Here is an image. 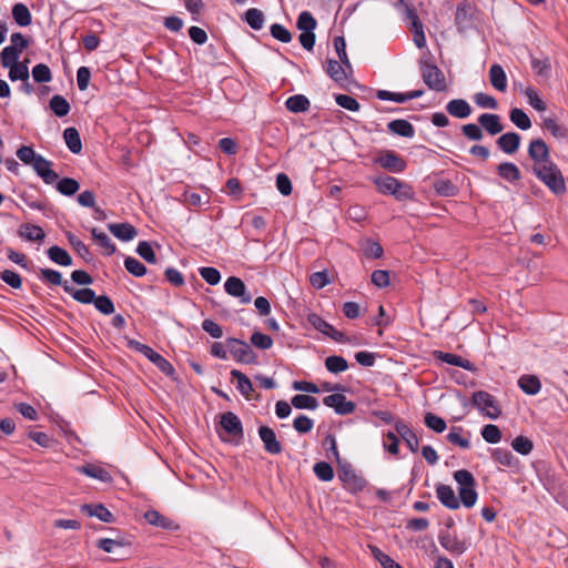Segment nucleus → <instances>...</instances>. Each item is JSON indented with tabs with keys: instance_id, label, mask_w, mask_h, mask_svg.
Masks as SVG:
<instances>
[{
	"instance_id": "obj_22",
	"label": "nucleus",
	"mask_w": 568,
	"mask_h": 568,
	"mask_svg": "<svg viewBox=\"0 0 568 568\" xmlns=\"http://www.w3.org/2000/svg\"><path fill=\"white\" fill-rule=\"evenodd\" d=\"M63 290L70 294L77 302L82 304H92L95 301V293L91 288L75 290L68 282H64Z\"/></svg>"
},
{
	"instance_id": "obj_13",
	"label": "nucleus",
	"mask_w": 568,
	"mask_h": 568,
	"mask_svg": "<svg viewBox=\"0 0 568 568\" xmlns=\"http://www.w3.org/2000/svg\"><path fill=\"white\" fill-rule=\"evenodd\" d=\"M51 165L52 163L49 160L42 155H39V158L31 166L44 183L52 184L58 181L59 175L53 170H51Z\"/></svg>"
},
{
	"instance_id": "obj_36",
	"label": "nucleus",
	"mask_w": 568,
	"mask_h": 568,
	"mask_svg": "<svg viewBox=\"0 0 568 568\" xmlns=\"http://www.w3.org/2000/svg\"><path fill=\"white\" fill-rule=\"evenodd\" d=\"M49 258L62 266H70L72 264V258L70 254L62 247L53 245L48 250Z\"/></svg>"
},
{
	"instance_id": "obj_24",
	"label": "nucleus",
	"mask_w": 568,
	"mask_h": 568,
	"mask_svg": "<svg viewBox=\"0 0 568 568\" xmlns=\"http://www.w3.org/2000/svg\"><path fill=\"white\" fill-rule=\"evenodd\" d=\"M489 81L494 89L505 92L507 89V75L501 65L495 63L489 69Z\"/></svg>"
},
{
	"instance_id": "obj_63",
	"label": "nucleus",
	"mask_w": 568,
	"mask_h": 568,
	"mask_svg": "<svg viewBox=\"0 0 568 568\" xmlns=\"http://www.w3.org/2000/svg\"><path fill=\"white\" fill-rule=\"evenodd\" d=\"M199 273H200L201 277L205 282H207L210 285H216L221 281V273L215 267H210V266L201 267L199 270Z\"/></svg>"
},
{
	"instance_id": "obj_32",
	"label": "nucleus",
	"mask_w": 568,
	"mask_h": 568,
	"mask_svg": "<svg viewBox=\"0 0 568 568\" xmlns=\"http://www.w3.org/2000/svg\"><path fill=\"white\" fill-rule=\"evenodd\" d=\"M63 139L67 146L73 154H79L82 150L81 138L75 128H67L63 132Z\"/></svg>"
},
{
	"instance_id": "obj_61",
	"label": "nucleus",
	"mask_w": 568,
	"mask_h": 568,
	"mask_svg": "<svg viewBox=\"0 0 568 568\" xmlns=\"http://www.w3.org/2000/svg\"><path fill=\"white\" fill-rule=\"evenodd\" d=\"M335 101L341 108L346 109L348 111L356 112L361 108L358 101L355 98L347 94L335 95Z\"/></svg>"
},
{
	"instance_id": "obj_35",
	"label": "nucleus",
	"mask_w": 568,
	"mask_h": 568,
	"mask_svg": "<svg viewBox=\"0 0 568 568\" xmlns=\"http://www.w3.org/2000/svg\"><path fill=\"white\" fill-rule=\"evenodd\" d=\"M285 105L288 111L300 113L308 110L310 101L305 95L295 94L286 100Z\"/></svg>"
},
{
	"instance_id": "obj_48",
	"label": "nucleus",
	"mask_w": 568,
	"mask_h": 568,
	"mask_svg": "<svg viewBox=\"0 0 568 568\" xmlns=\"http://www.w3.org/2000/svg\"><path fill=\"white\" fill-rule=\"evenodd\" d=\"M314 474L322 481H329L334 478V469L326 462H318L313 467Z\"/></svg>"
},
{
	"instance_id": "obj_37",
	"label": "nucleus",
	"mask_w": 568,
	"mask_h": 568,
	"mask_svg": "<svg viewBox=\"0 0 568 568\" xmlns=\"http://www.w3.org/2000/svg\"><path fill=\"white\" fill-rule=\"evenodd\" d=\"M91 234L97 244L104 248V253L106 255H112L115 252V245L112 243L110 236L106 233L99 231L97 227H93L91 230Z\"/></svg>"
},
{
	"instance_id": "obj_59",
	"label": "nucleus",
	"mask_w": 568,
	"mask_h": 568,
	"mask_svg": "<svg viewBox=\"0 0 568 568\" xmlns=\"http://www.w3.org/2000/svg\"><path fill=\"white\" fill-rule=\"evenodd\" d=\"M307 321L315 329H317L318 332H321L325 335L328 332L333 331V326L317 314H314V313L310 314L307 316Z\"/></svg>"
},
{
	"instance_id": "obj_40",
	"label": "nucleus",
	"mask_w": 568,
	"mask_h": 568,
	"mask_svg": "<svg viewBox=\"0 0 568 568\" xmlns=\"http://www.w3.org/2000/svg\"><path fill=\"white\" fill-rule=\"evenodd\" d=\"M510 121L520 130H528L531 128L529 116L519 108H514L509 112Z\"/></svg>"
},
{
	"instance_id": "obj_60",
	"label": "nucleus",
	"mask_w": 568,
	"mask_h": 568,
	"mask_svg": "<svg viewBox=\"0 0 568 568\" xmlns=\"http://www.w3.org/2000/svg\"><path fill=\"white\" fill-rule=\"evenodd\" d=\"M425 424L436 433H443L446 429V422L433 413H426Z\"/></svg>"
},
{
	"instance_id": "obj_14",
	"label": "nucleus",
	"mask_w": 568,
	"mask_h": 568,
	"mask_svg": "<svg viewBox=\"0 0 568 568\" xmlns=\"http://www.w3.org/2000/svg\"><path fill=\"white\" fill-rule=\"evenodd\" d=\"M339 479L352 493L362 491L366 487V480L351 468L343 469L342 473H339Z\"/></svg>"
},
{
	"instance_id": "obj_27",
	"label": "nucleus",
	"mask_w": 568,
	"mask_h": 568,
	"mask_svg": "<svg viewBox=\"0 0 568 568\" xmlns=\"http://www.w3.org/2000/svg\"><path fill=\"white\" fill-rule=\"evenodd\" d=\"M19 235L29 242H40L45 237V233L42 227L30 223H26L20 226Z\"/></svg>"
},
{
	"instance_id": "obj_6",
	"label": "nucleus",
	"mask_w": 568,
	"mask_h": 568,
	"mask_svg": "<svg viewBox=\"0 0 568 568\" xmlns=\"http://www.w3.org/2000/svg\"><path fill=\"white\" fill-rule=\"evenodd\" d=\"M474 406L486 417L497 419L501 414L494 396L487 392L478 390L473 394Z\"/></svg>"
},
{
	"instance_id": "obj_25",
	"label": "nucleus",
	"mask_w": 568,
	"mask_h": 568,
	"mask_svg": "<svg viewBox=\"0 0 568 568\" xmlns=\"http://www.w3.org/2000/svg\"><path fill=\"white\" fill-rule=\"evenodd\" d=\"M436 358L440 359L444 363L462 367L469 372L475 371V366L471 362L453 353L436 352Z\"/></svg>"
},
{
	"instance_id": "obj_12",
	"label": "nucleus",
	"mask_w": 568,
	"mask_h": 568,
	"mask_svg": "<svg viewBox=\"0 0 568 568\" xmlns=\"http://www.w3.org/2000/svg\"><path fill=\"white\" fill-rule=\"evenodd\" d=\"M258 436L263 442L264 449L272 455H277L282 452V445L276 438L275 432L268 426H260Z\"/></svg>"
},
{
	"instance_id": "obj_43",
	"label": "nucleus",
	"mask_w": 568,
	"mask_h": 568,
	"mask_svg": "<svg viewBox=\"0 0 568 568\" xmlns=\"http://www.w3.org/2000/svg\"><path fill=\"white\" fill-rule=\"evenodd\" d=\"M246 23L254 30H261L264 26V14L261 10L251 8L245 12Z\"/></svg>"
},
{
	"instance_id": "obj_15",
	"label": "nucleus",
	"mask_w": 568,
	"mask_h": 568,
	"mask_svg": "<svg viewBox=\"0 0 568 568\" xmlns=\"http://www.w3.org/2000/svg\"><path fill=\"white\" fill-rule=\"evenodd\" d=\"M382 168L394 173H400L406 169V162L394 151H387L378 158Z\"/></svg>"
},
{
	"instance_id": "obj_33",
	"label": "nucleus",
	"mask_w": 568,
	"mask_h": 568,
	"mask_svg": "<svg viewBox=\"0 0 568 568\" xmlns=\"http://www.w3.org/2000/svg\"><path fill=\"white\" fill-rule=\"evenodd\" d=\"M231 375L237 382V385H236L237 390L244 397L250 398L251 393L253 392V384L250 381V378L237 369H233L231 372Z\"/></svg>"
},
{
	"instance_id": "obj_52",
	"label": "nucleus",
	"mask_w": 568,
	"mask_h": 568,
	"mask_svg": "<svg viewBox=\"0 0 568 568\" xmlns=\"http://www.w3.org/2000/svg\"><path fill=\"white\" fill-rule=\"evenodd\" d=\"M483 438L489 444H497L501 439V433L498 426L494 424L485 425L480 432Z\"/></svg>"
},
{
	"instance_id": "obj_55",
	"label": "nucleus",
	"mask_w": 568,
	"mask_h": 568,
	"mask_svg": "<svg viewBox=\"0 0 568 568\" xmlns=\"http://www.w3.org/2000/svg\"><path fill=\"white\" fill-rule=\"evenodd\" d=\"M511 447L520 455H528L534 448L532 442L525 436H517L513 443Z\"/></svg>"
},
{
	"instance_id": "obj_17",
	"label": "nucleus",
	"mask_w": 568,
	"mask_h": 568,
	"mask_svg": "<svg viewBox=\"0 0 568 568\" xmlns=\"http://www.w3.org/2000/svg\"><path fill=\"white\" fill-rule=\"evenodd\" d=\"M478 123L490 135L499 134L504 130V125L501 124L500 116L495 113L480 114L478 118Z\"/></svg>"
},
{
	"instance_id": "obj_58",
	"label": "nucleus",
	"mask_w": 568,
	"mask_h": 568,
	"mask_svg": "<svg viewBox=\"0 0 568 568\" xmlns=\"http://www.w3.org/2000/svg\"><path fill=\"white\" fill-rule=\"evenodd\" d=\"M293 427L296 432L301 434L310 433L314 427V422L306 415H298L295 417L293 422Z\"/></svg>"
},
{
	"instance_id": "obj_21",
	"label": "nucleus",
	"mask_w": 568,
	"mask_h": 568,
	"mask_svg": "<svg viewBox=\"0 0 568 568\" xmlns=\"http://www.w3.org/2000/svg\"><path fill=\"white\" fill-rule=\"evenodd\" d=\"M77 471L84 474L91 478L98 479L102 483H110L112 480V476L108 470L103 467L94 464H87L83 466L77 467Z\"/></svg>"
},
{
	"instance_id": "obj_11",
	"label": "nucleus",
	"mask_w": 568,
	"mask_h": 568,
	"mask_svg": "<svg viewBox=\"0 0 568 568\" xmlns=\"http://www.w3.org/2000/svg\"><path fill=\"white\" fill-rule=\"evenodd\" d=\"M224 290L229 295L240 298L242 304H248L252 301V295L247 292L244 282L240 277H229L224 283Z\"/></svg>"
},
{
	"instance_id": "obj_54",
	"label": "nucleus",
	"mask_w": 568,
	"mask_h": 568,
	"mask_svg": "<svg viewBox=\"0 0 568 568\" xmlns=\"http://www.w3.org/2000/svg\"><path fill=\"white\" fill-rule=\"evenodd\" d=\"M39 155L32 146L22 145L17 150L18 159L26 165H32Z\"/></svg>"
},
{
	"instance_id": "obj_42",
	"label": "nucleus",
	"mask_w": 568,
	"mask_h": 568,
	"mask_svg": "<svg viewBox=\"0 0 568 568\" xmlns=\"http://www.w3.org/2000/svg\"><path fill=\"white\" fill-rule=\"evenodd\" d=\"M325 367L328 372L338 374L345 372L348 368V363L342 356L332 355L325 359Z\"/></svg>"
},
{
	"instance_id": "obj_8",
	"label": "nucleus",
	"mask_w": 568,
	"mask_h": 568,
	"mask_svg": "<svg viewBox=\"0 0 568 568\" xmlns=\"http://www.w3.org/2000/svg\"><path fill=\"white\" fill-rule=\"evenodd\" d=\"M220 428L232 438H243L244 430L242 422L233 412H226L220 416Z\"/></svg>"
},
{
	"instance_id": "obj_4",
	"label": "nucleus",
	"mask_w": 568,
	"mask_h": 568,
	"mask_svg": "<svg viewBox=\"0 0 568 568\" xmlns=\"http://www.w3.org/2000/svg\"><path fill=\"white\" fill-rule=\"evenodd\" d=\"M419 65L423 81L430 90L440 92L446 89L445 74L437 65L423 59Z\"/></svg>"
},
{
	"instance_id": "obj_30",
	"label": "nucleus",
	"mask_w": 568,
	"mask_h": 568,
	"mask_svg": "<svg viewBox=\"0 0 568 568\" xmlns=\"http://www.w3.org/2000/svg\"><path fill=\"white\" fill-rule=\"evenodd\" d=\"M497 172L504 180L515 183L520 180L521 174L518 166L511 162H503L498 165Z\"/></svg>"
},
{
	"instance_id": "obj_62",
	"label": "nucleus",
	"mask_w": 568,
	"mask_h": 568,
	"mask_svg": "<svg viewBox=\"0 0 568 568\" xmlns=\"http://www.w3.org/2000/svg\"><path fill=\"white\" fill-rule=\"evenodd\" d=\"M545 128L557 139H567L568 130L557 123L554 119H545Z\"/></svg>"
},
{
	"instance_id": "obj_28",
	"label": "nucleus",
	"mask_w": 568,
	"mask_h": 568,
	"mask_svg": "<svg viewBox=\"0 0 568 568\" xmlns=\"http://www.w3.org/2000/svg\"><path fill=\"white\" fill-rule=\"evenodd\" d=\"M518 386L527 395H536L541 389V383L535 375H523L518 381Z\"/></svg>"
},
{
	"instance_id": "obj_50",
	"label": "nucleus",
	"mask_w": 568,
	"mask_h": 568,
	"mask_svg": "<svg viewBox=\"0 0 568 568\" xmlns=\"http://www.w3.org/2000/svg\"><path fill=\"white\" fill-rule=\"evenodd\" d=\"M524 94L528 100V103L537 111L542 112L546 110V103L541 100L538 92L532 87H527L524 90Z\"/></svg>"
},
{
	"instance_id": "obj_39",
	"label": "nucleus",
	"mask_w": 568,
	"mask_h": 568,
	"mask_svg": "<svg viewBox=\"0 0 568 568\" xmlns=\"http://www.w3.org/2000/svg\"><path fill=\"white\" fill-rule=\"evenodd\" d=\"M49 104L52 112L59 118H63L70 112V104L62 95H53Z\"/></svg>"
},
{
	"instance_id": "obj_23",
	"label": "nucleus",
	"mask_w": 568,
	"mask_h": 568,
	"mask_svg": "<svg viewBox=\"0 0 568 568\" xmlns=\"http://www.w3.org/2000/svg\"><path fill=\"white\" fill-rule=\"evenodd\" d=\"M326 73L337 83L344 84L347 81V68L336 60H327Z\"/></svg>"
},
{
	"instance_id": "obj_56",
	"label": "nucleus",
	"mask_w": 568,
	"mask_h": 568,
	"mask_svg": "<svg viewBox=\"0 0 568 568\" xmlns=\"http://www.w3.org/2000/svg\"><path fill=\"white\" fill-rule=\"evenodd\" d=\"M331 282L332 278L326 270L310 275V283L316 290L324 288Z\"/></svg>"
},
{
	"instance_id": "obj_3",
	"label": "nucleus",
	"mask_w": 568,
	"mask_h": 568,
	"mask_svg": "<svg viewBox=\"0 0 568 568\" xmlns=\"http://www.w3.org/2000/svg\"><path fill=\"white\" fill-rule=\"evenodd\" d=\"M375 184L379 192L394 195L397 200H405L412 196L410 187L396 178L389 175L379 176L375 179Z\"/></svg>"
},
{
	"instance_id": "obj_51",
	"label": "nucleus",
	"mask_w": 568,
	"mask_h": 568,
	"mask_svg": "<svg viewBox=\"0 0 568 568\" xmlns=\"http://www.w3.org/2000/svg\"><path fill=\"white\" fill-rule=\"evenodd\" d=\"M124 267L130 274L136 277H141L146 273V267L139 260L131 256L124 260Z\"/></svg>"
},
{
	"instance_id": "obj_7",
	"label": "nucleus",
	"mask_w": 568,
	"mask_h": 568,
	"mask_svg": "<svg viewBox=\"0 0 568 568\" xmlns=\"http://www.w3.org/2000/svg\"><path fill=\"white\" fill-rule=\"evenodd\" d=\"M226 347L233 358L239 363L253 364L256 362V354L244 341L237 338H229L226 342Z\"/></svg>"
},
{
	"instance_id": "obj_47",
	"label": "nucleus",
	"mask_w": 568,
	"mask_h": 568,
	"mask_svg": "<svg viewBox=\"0 0 568 568\" xmlns=\"http://www.w3.org/2000/svg\"><path fill=\"white\" fill-rule=\"evenodd\" d=\"M447 439L449 443L462 448H469L470 446L469 436H463V429L460 427H453L447 434Z\"/></svg>"
},
{
	"instance_id": "obj_9",
	"label": "nucleus",
	"mask_w": 568,
	"mask_h": 568,
	"mask_svg": "<svg viewBox=\"0 0 568 568\" xmlns=\"http://www.w3.org/2000/svg\"><path fill=\"white\" fill-rule=\"evenodd\" d=\"M529 158L534 161L532 166L545 165L551 163L549 148L541 139H535L528 146Z\"/></svg>"
},
{
	"instance_id": "obj_16",
	"label": "nucleus",
	"mask_w": 568,
	"mask_h": 568,
	"mask_svg": "<svg viewBox=\"0 0 568 568\" xmlns=\"http://www.w3.org/2000/svg\"><path fill=\"white\" fill-rule=\"evenodd\" d=\"M144 518L152 526L161 527V528L168 529V530H179L180 529L179 524H176L174 520H172L168 517H164L163 515H161L159 511H156L154 509L148 510L144 514Z\"/></svg>"
},
{
	"instance_id": "obj_64",
	"label": "nucleus",
	"mask_w": 568,
	"mask_h": 568,
	"mask_svg": "<svg viewBox=\"0 0 568 568\" xmlns=\"http://www.w3.org/2000/svg\"><path fill=\"white\" fill-rule=\"evenodd\" d=\"M95 308L104 315H110L114 312V304L110 297L105 295L95 296L93 302Z\"/></svg>"
},
{
	"instance_id": "obj_38",
	"label": "nucleus",
	"mask_w": 568,
	"mask_h": 568,
	"mask_svg": "<svg viewBox=\"0 0 568 568\" xmlns=\"http://www.w3.org/2000/svg\"><path fill=\"white\" fill-rule=\"evenodd\" d=\"M291 403L297 409L315 410L318 407V400L315 397L304 394L293 396Z\"/></svg>"
},
{
	"instance_id": "obj_53",
	"label": "nucleus",
	"mask_w": 568,
	"mask_h": 568,
	"mask_svg": "<svg viewBox=\"0 0 568 568\" xmlns=\"http://www.w3.org/2000/svg\"><path fill=\"white\" fill-rule=\"evenodd\" d=\"M250 341L254 347L263 351L270 349L273 346L272 337L261 332H254Z\"/></svg>"
},
{
	"instance_id": "obj_45",
	"label": "nucleus",
	"mask_w": 568,
	"mask_h": 568,
	"mask_svg": "<svg viewBox=\"0 0 568 568\" xmlns=\"http://www.w3.org/2000/svg\"><path fill=\"white\" fill-rule=\"evenodd\" d=\"M9 68V79L11 81H27L29 80V69L28 65L23 62H18L11 64Z\"/></svg>"
},
{
	"instance_id": "obj_19",
	"label": "nucleus",
	"mask_w": 568,
	"mask_h": 568,
	"mask_svg": "<svg viewBox=\"0 0 568 568\" xmlns=\"http://www.w3.org/2000/svg\"><path fill=\"white\" fill-rule=\"evenodd\" d=\"M520 135L516 132H507L503 135H500L496 143L498 148L507 153V154H514L518 151L520 146Z\"/></svg>"
},
{
	"instance_id": "obj_34",
	"label": "nucleus",
	"mask_w": 568,
	"mask_h": 568,
	"mask_svg": "<svg viewBox=\"0 0 568 568\" xmlns=\"http://www.w3.org/2000/svg\"><path fill=\"white\" fill-rule=\"evenodd\" d=\"M12 17L17 24L20 27H28L31 24L32 17L28 7L23 3H16L12 8Z\"/></svg>"
},
{
	"instance_id": "obj_26",
	"label": "nucleus",
	"mask_w": 568,
	"mask_h": 568,
	"mask_svg": "<svg viewBox=\"0 0 568 568\" xmlns=\"http://www.w3.org/2000/svg\"><path fill=\"white\" fill-rule=\"evenodd\" d=\"M388 130L396 135L404 138H413L415 134V129L412 123L407 120L397 119L393 120L387 124Z\"/></svg>"
},
{
	"instance_id": "obj_46",
	"label": "nucleus",
	"mask_w": 568,
	"mask_h": 568,
	"mask_svg": "<svg viewBox=\"0 0 568 568\" xmlns=\"http://www.w3.org/2000/svg\"><path fill=\"white\" fill-rule=\"evenodd\" d=\"M296 24L302 32H314L317 22L311 12L303 11L300 13Z\"/></svg>"
},
{
	"instance_id": "obj_44",
	"label": "nucleus",
	"mask_w": 568,
	"mask_h": 568,
	"mask_svg": "<svg viewBox=\"0 0 568 568\" xmlns=\"http://www.w3.org/2000/svg\"><path fill=\"white\" fill-rule=\"evenodd\" d=\"M491 457L496 463L508 467L514 466L517 462L513 453L505 448L494 449L491 453Z\"/></svg>"
},
{
	"instance_id": "obj_5",
	"label": "nucleus",
	"mask_w": 568,
	"mask_h": 568,
	"mask_svg": "<svg viewBox=\"0 0 568 568\" xmlns=\"http://www.w3.org/2000/svg\"><path fill=\"white\" fill-rule=\"evenodd\" d=\"M129 345L131 348L143 354L148 359H150L163 374L168 376H172L174 374V367L172 364L150 346L138 341H130Z\"/></svg>"
},
{
	"instance_id": "obj_29",
	"label": "nucleus",
	"mask_w": 568,
	"mask_h": 568,
	"mask_svg": "<svg viewBox=\"0 0 568 568\" xmlns=\"http://www.w3.org/2000/svg\"><path fill=\"white\" fill-rule=\"evenodd\" d=\"M82 509L89 516L97 517L103 523H112L113 521V515L102 504L84 505L82 507Z\"/></svg>"
},
{
	"instance_id": "obj_57",
	"label": "nucleus",
	"mask_w": 568,
	"mask_h": 568,
	"mask_svg": "<svg viewBox=\"0 0 568 568\" xmlns=\"http://www.w3.org/2000/svg\"><path fill=\"white\" fill-rule=\"evenodd\" d=\"M21 52L13 47H6L1 52V62L4 68L18 63Z\"/></svg>"
},
{
	"instance_id": "obj_31",
	"label": "nucleus",
	"mask_w": 568,
	"mask_h": 568,
	"mask_svg": "<svg viewBox=\"0 0 568 568\" xmlns=\"http://www.w3.org/2000/svg\"><path fill=\"white\" fill-rule=\"evenodd\" d=\"M110 232L121 241H130L136 235V230L129 223L110 224Z\"/></svg>"
},
{
	"instance_id": "obj_10",
	"label": "nucleus",
	"mask_w": 568,
	"mask_h": 568,
	"mask_svg": "<svg viewBox=\"0 0 568 568\" xmlns=\"http://www.w3.org/2000/svg\"><path fill=\"white\" fill-rule=\"evenodd\" d=\"M323 403L325 406L331 407L337 415H349L354 413L356 405L352 400H347L343 394H332L324 397Z\"/></svg>"
},
{
	"instance_id": "obj_2",
	"label": "nucleus",
	"mask_w": 568,
	"mask_h": 568,
	"mask_svg": "<svg viewBox=\"0 0 568 568\" xmlns=\"http://www.w3.org/2000/svg\"><path fill=\"white\" fill-rule=\"evenodd\" d=\"M532 173L556 195L566 192V183L561 171L551 162L532 166Z\"/></svg>"
},
{
	"instance_id": "obj_18",
	"label": "nucleus",
	"mask_w": 568,
	"mask_h": 568,
	"mask_svg": "<svg viewBox=\"0 0 568 568\" xmlns=\"http://www.w3.org/2000/svg\"><path fill=\"white\" fill-rule=\"evenodd\" d=\"M446 111L456 119H466L471 114L470 104L464 99H453L446 104Z\"/></svg>"
},
{
	"instance_id": "obj_20",
	"label": "nucleus",
	"mask_w": 568,
	"mask_h": 568,
	"mask_svg": "<svg viewBox=\"0 0 568 568\" xmlns=\"http://www.w3.org/2000/svg\"><path fill=\"white\" fill-rule=\"evenodd\" d=\"M396 433L406 443L407 447L416 453L418 450L419 440L417 435L403 422H397L395 425Z\"/></svg>"
},
{
	"instance_id": "obj_41",
	"label": "nucleus",
	"mask_w": 568,
	"mask_h": 568,
	"mask_svg": "<svg viewBox=\"0 0 568 568\" xmlns=\"http://www.w3.org/2000/svg\"><path fill=\"white\" fill-rule=\"evenodd\" d=\"M57 190L59 193L65 196H72L74 195L79 189L80 184L77 180L72 178H63L57 183Z\"/></svg>"
},
{
	"instance_id": "obj_1",
	"label": "nucleus",
	"mask_w": 568,
	"mask_h": 568,
	"mask_svg": "<svg viewBox=\"0 0 568 568\" xmlns=\"http://www.w3.org/2000/svg\"><path fill=\"white\" fill-rule=\"evenodd\" d=\"M454 479L458 484L459 499L450 486L439 484L436 487V496L439 501L445 507L453 510L458 509L460 503L466 508L474 507L478 499V494L475 489L476 480L474 475L466 469H459L454 473Z\"/></svg>"
},
{
	"instance_id": "obj_49",
	"label": "nucleus",
	"mask_w": 568,
	"mask_h": 568,
	"mask_svg": "<svg viewBox=\"0 0 568 568\" xmlns=\"http://www.w3.org/2000/svg\"><path fill=\"white\" fill-rule=\"evenodd\" d=\"M33 80L38 83H47L52 80L50 68L44 63L36 64L32 69Z\"/></svg>"
}]
</instances>
